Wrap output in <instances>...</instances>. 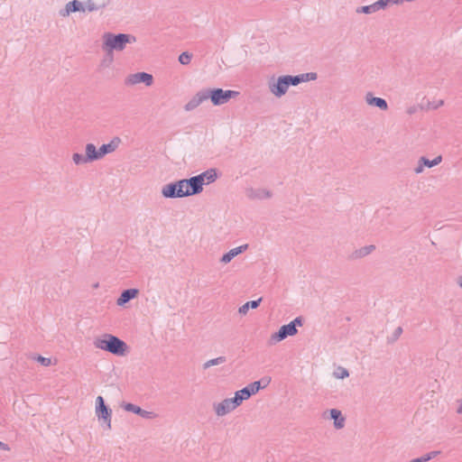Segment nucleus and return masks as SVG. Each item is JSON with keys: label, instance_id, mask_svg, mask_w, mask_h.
<instances>
[{"label": "nucleus", "instance_id": "f257e3e1", "mask_svg": "<svg viewBox=\"0 0 462 462\" xmlns=\"http://www.w3.org/2000/svg\"><path fill=\"white\" fill-rule=\"evenodd\" d=\"M238 96L239 92L236 90H224L219 88H203L193 96V97L185 105L184 108L186 111H192L208 98L214 106H221Z\"/></svg>", "mask_w": 462, "mask_h": 462}, {"label": "nucleus", "instance_id": "f03ea898", "mask_svg": "<svg viewBox=\"0 0 462 462\" xmlns=\"http://www.w3.org/2000/svg\"><path fill=\"white\" fill-rule=\"evenodd\" d=\"M317 73L308 72L299 75H283L280 76L276 80L272 78L268 81V88L272 94L276 97L284 96L291 86H298L302 82H308L315 80L317 79Z\"/></svg>", "mask_w": 462, "mask_h": 462}, {"label": "nucleus", "instance_id": "7ed1b4c3", "mask_svg": "<svg viewBox=\"0 0 462 462\" xmlns=\"http://www.w3.org/2000/svg\"><path fill=\"white\" fill-rule=\"evenodd\" d=\"M135 41V36L132 34L106 32L103 35L102 50L105 52L122 51L127 43H133Z\"/></svg>", "mask_w": 462, "mask_h": 462}, {"label": "nucleus", "instance_id": "20e7f679", "mask_svg": "<svg viewBox=\"0 0 462 462\" xmlns=\"http://www.w3.org/2000/svg\"><path fill=\"white\" fill-rule=\"evenodd\" d=\"M94 346L97 348L119 356H124L127 350L126 343L111 334H104L101 337L96 338Z\"/></svg>", "mask_w": 462, "mask_h": 462}, {"label": "nucleus", "instance_id": "39448f33", "mask_svg": "<svg viewBox=\"0 0 462 462\" xmlns=\"http://www.w3.org/2000/svg\"><path fill=\"white\" fill-rule=\"evenodd\" d=\"M304 319L301 316L295 318L289 324L282 325L279 330L273 333L269 340L270 345L276 344L287 337L295 336L298 333V327H301L303 325Z\"/></svg>", "mask_w": 462, "mask_h": 462}, {"label": "nucleus", "instance_id": "423d86ee", "mask_svg": "<svg viewBox=\"0 0 462 462\" xmlns=\"http://www.w3.org/2000/svg\"><path fill=\"white\" fill-rule=\"evenodd\" d=\"M162 195L165 199H179L186 197L183 180L170 182L162 186Z\"/></svg>", "mask_w": 462, "mask_h": 462}, {"label": "nucleus", "instance_id": "0eeeda50", "mask_svg": "<svg viewBox=\"0 0 462 462\" xmlns=\"http://www.w3.org/2000/svg\"><path fill=\"white\" fill-rule=\"evenodd\" d=\"M96 415L107 429H111L112 410L105 403L102 396H97L96 399Z\"/></svg>", "mask_w": 462, "mask_h": 462}, {"label": "nucleus", "instance_id": "6e6552de", "mask_svg": "<svg viewBox=\"0 0 462 462\" xmlns=\"http://www.w3.org/2000/svg\"><path fill=\"white\" fill-rule=\"evenodd\" d=\"M183 180V187L185 189L186 197L198 195L203 190V182H201L202 178H199L197 176H193L189 179Z\"/></svg>", "mask_w": 462, "mask_h": 462}, {"label": "nucleus", "instance_id": "1a4fd4ad", "mask_svg": "<svg viewBox=\"0 0 462 462\" xmlns=\"http://www.w3.org/2000/svg\"><path fill=\"white\" fill-rule=\"evenodd\" d=\"M139 83H143L147 87L152 86L153 83L152 75L147 72H137L129 74L125 79L126 86H134Z\"/></svg>", "mask_w": 462, "mask_h": 462}, {"label": "nucleus", "instance_id": "9d476101", "mask_svg": "<svg viewBox=\"0 0 462 462\" xmlns=\"http://www.w3.org/2000/svg\"><path fill=\"white\" fill-rule=\"evenodd\" d=\"M238 406L240 405L234 396L233 398H226L221 402L214 404V410L217 416H224L236 409Z\"/></svg>", "mask_w": 462, "mask_h": 462}, {"label": "nucleus", "instance_id": "9b49d317", "mask_svg": "<svg viewBox=\"0 0 462 462\" xmlns=\"http://www.w3.org/2000/svg\"><path fill=\"white\" fill-rule=\"evenodd\" d=\"M138 294V289L131 288L124 290L121 292L120 296L117 298L116 304L118 306H125L127 302L136 298Z\"/></svg>", "mask_w": 462, "mask_h": 462}, {"label": "nucleus", "instance_id": "f8f14e48", "mask_svg": "<svg viewBox=\"0 0 462 462\" xmlns=\"http://www.w3.org/2000/svg\"><path fill=\"white\" fill-rule=\"evenodd\" d=\"M123 408L126 411L133 412V413L137 414L144 419H152L155 416V414L152 411H145L134 403H130V402L125 403L123 405Z\"/></svg>", "mask_w": 462, "mask_h": 462}, {"label": "nucleus", "instance_id": "ddd939ff", "mask_svg": "<svg viewBox=\"0 0 462 462\" xmlns=\"http://www.w3.org/2000/svg\"><path fill=\"white\" fill-rule=\"evenodd\" d=\"M383 9H385L384 2H383V0H378L370 5H363L357 7L356 9V13L370 14Z\"/></svg>", "mask_w": 462, "mask_h": 462}, {"label": "nucleus", "instance_id": "4468645a", "mask_svg": "<svg viewBox=\"0 0 462 462\" xmlns=\"http://www.w3.org/2000/svg\"><path fill=\"white\" fill-rule=\"evenodd\" d=\"M246 196L250 199H264L272 197V192L265 189H248Z\"/></svg>", "mask_w": 462, "mask_h": 462}, {"label": "nucleus", "instance_id": "2eb2a0df", "mask_svg": "<svg viewBox=\"0 0 462 462\" xmlns=\"http://www.w3.org/2000/svg\"><path fill=\"white\" fill-rule=\"evenodd\" d=\"M365 101L369 106L378 107L381 110L384 111L388 109V104L386 100L382 97H374L371 92H368L365 95Z\"/></svg>", "mask_w": 462, "mask_h": 462}, {"label": "nucleus", "instance_id": "dca6fc26", "mask_svg": "<svg viewBox=\"0 0 462 462\" xmlns=\"http://www.w3.org/2000/svg\"><path fill=\"white\" fill-rule=\"evenodd\" d=\"M248 248V245L245 244L238 247L233 248L229 250L227 253L224 254L223 256L220 259V262L222 263H228L231 262L233 258H235L236 255L244 253Z\"/></svg>", "mask_w": 462, "mask_h": 462}, {"label": "nucleus", "instance_id": "f3484780", "mask_svg": "<svg viewBox=\"0 0 462 462\" xmlns=\"http://www.w3.org/2000/svg\"><path fill=\"white\" fill-rule=\"evenodd\" d=\"M121 140L119 137H115L111 140L110 143H105V144H102L98 151H99V153H100V156H101V159L108 154V153H111L113 152L114 151H116V149L118 147L119 143H120Z\"/></svg>", "mask_w": 462, "mask_h": 462}, {"label": "nucleus", "instance_id": "a211bd4d", "mask_svg": "<svg viewBox=\"0 0 462 462\" xmlns=\"http://www.w3.org/2000/svg\"><path fill=\"white\" fill-rule=\"evenodd\" d=\"M85 159L88 161V163L101 159L98 149H97L96 145L93 143H87L85 147Z\"/></svg>", "mask_w": 462, "mask_h": 462}, {"label": "nucleus", "instance_id": "6ab92c4d", "mask_svg": "<svg viewBox=\"0 0 462 462\" xmlns=\"http://www.w3.org/2000/svg\"><path fill=\"white\" fill-rule=\"evenodd\" d=\"M329 419L334 420V427L337 430L344 428L345 426V418L342 415V412L337 409H330L328 410Z\"/></svg>", "mask_w": 462, "mask_h": 462}, {"label": "nucleus", "instance_id": "aec40b11", "mask_svg": "<svg viewBox=\"0 0 462 462\" xmlns=\"http://www.w3.org/2000/svg\"><path fill=\"white\" fill-rule=\"evenodd\" d=\"M196 176L202 178L201 182H203L204 186L205 184H210L214 182L217 178V173L216 169L211 168Z\"/></svg>", "mask_w": 462, "mask_h": 462}, {"label": "nucleus", "instance_id": "412c9836", "mask_svg": "<svg viewBox=\"0 0 462 462\" xmlns=\"http://www.w3.org/2000/svg\"><path fill=\"white\" fill-rule=\"evenodd\" d=\"M262 382H263V379L251 383L245 387H244L247 391V393L249 394L250 397L258 393L260 389L266 387L270 380H267L263 385H262Z\"/></svg>", "mask_w": 462, "mask_h": 462}, {"label": "nucleus", "instance_id": "4be33fe9", "mask_svg": "<svg viewBox=\"0 0 462 462\" xmlns=\"http://www.w3.org/2000/svg\"><path fill=\"white\" fill-rule=\"evenodd\" d=\"M375 249V246L373 245L363 246L351 254L352 259H359L363 258L368 254H370Z\"/></svg>", "mask_w": 462, "mask_h": 462}, {"label": "nucleus", "instance_id": "5701e85b", "mask_svg": "<svg viewBox=\"0 0 462 462\" xmlns=\"http://www.w3.org/2000/svg\"><path fill=\"white\" fill-rule=\"evenodd\" d=\"M262 301V298H259L257 300H250V301H247L245 302V304H243L239 310H238V312L241 314V315H245L249 309H256L259 307L260 303Z\"/></svg>", "mask_w": 462, "mask_h": 462}, {"label": "nucleus", "instance_id": "b1692460", "mask_svg": "<svg viewBox=\"0 0 462 462\" xmlns=\"http://www.w3.org/2000/svg\"><path fill=\"white\" fill-rule=\"evenodd\" d=\"M67 5L69 8L70 13L85 11V7H84L82 2H80L79 0L69 1V3H67Z\"/></svg>", "mask_w": 462, "mask_h": 462}, {"label": "nucleus", "instance_id": "393cba45", "mask_svg": "<svg viewBox=\"0 0 462 462\" xmlns=\"http://www.w3.org/2000/svg\"><path fill=\"white\" fill-rule=\"evenodd\" d=\"M441 161H442L441 156H437L433 160H429L428 158H426L424 156L420 158V162H421V164L424 165V167L427 166L429 168L438 165L439 163H440Z\"/></svg>", "mask_w": 462, "mask_h": 462}, {"label": "nucleus", "instance_id": "a878e982", "mask_svg": "<svg viewBox=\"0 0 462 462\" xmlns=\"http://www.w3.org/2000/svg\"><path fill=\"white\" fill-rule=\"evenodd\" d=\"M226 361V356H218L217 358L210 359V360L207 361L206 363H204L203 368L208 369L210 366L221 365V364L225 363Z\"/></svg>", "mask_w": 462, "mask_h": 462}, {"label": "nucleus", "instance_id": "bb28decb", "mask_svg": "<svg viewBox=\"0 0 462 462\" xmlns=\"http://www.w3.org/2000/svg\"><path fill=\"white\" fill-rule=\"evenodd\" d=\"M235 398H236V401H237V402L239 403V405H241L243 401L249 399L250 396L247 393V391L245 388H243L235 393Z\"/></svg>", "mask_w": 462, "mask_h": 462}, {"label": "nucleus", "instance_id": "cd10ccee", "mask_svg": "<svg viewBox=\"0 0 462 462\" xmlns=\"http://www.w3.org/2000/svg\"><path fill=\"white\" fill-rule=\"evenodd\" d=\"M191 59L192 55L188 51H184L179 56V61L182 65H188L191 61Z\"/></svg>", "mask_w": 462, "mask_h": 462}, {"label": "nucleus", "instance_id": "c85d7f7f", "mask_svg": "<svg viewBox=\"0 0 462 462\" xmlns=\"http://www.w3.org/2000/svg\"><path fill=\"white\" fill-rule=\"evenodd\" d=\"M72 160L74 163L77 165L88 163V161L85 159V155H82L81 153L78 152L73 153Z\"/></svg>", "mask_w": 462, "mask_h": 462}, {"label": "nucleus", "instance_id": "c756f323", "mask_svg": "<svg viewBox=\"0 0 462 462\" xmlns=\"http://www.w3.org/2000/svg\"><path fill=\"white\" fill-rule=\"evenodd\" d=\"M114 60L113 52H106L104 59L101 61L103 67H109Z\"/></svg>", "mask_w": 462, "mask_h": 462}, {"label": "nucleus", "instance_id": "7c9ffc66", "mask_svg": "<svg viewBox=\"0 0 462 462\" xmlns=\"http://www.w3.org/2000/svg\"><path fill=\"white\" fill-rule=\"evenodd\" d=\"M34 360L38 361L43 366H50L51 365V358L42 356L40 355L32 357Z\"/></svg>", "mask_w": 462, "mask_h": 462}, {"label": "nucleus", "instance_id": "2f4dec72", "mask_svg": "<svg viewBox=\"0 0 462 462\" xmlns=\"http://www.w3.org/2000/svg\"><path fill=\"white\" fill-rule=\"evenodd\" d=\"M100 7H105V5H103L102 6H98L95 4V2L93 0H88L86 2L85 10L87 9L89 12H93V11L98 10Z\"/></svg>", "mask_w": 462, "mask_h": 462}, {"label": "nucleus", "instance_id": "473e14b6", "mask_svg": "<svg viewBox=\"0 0 462 462\" xmlns=\"http://www.w3.org/2000/svg\"><path fill=\"white\" fill-rule=\"evenodd\" d=\"M338 373H336V376L339 379H344L345 377L349 376V373L346 368L339 367Z\"/></svg>", "mask_w": 462, "mask_h": 462}, {"label": "nucleus", "instance_id": "72a5a7b5", "mask_svg": "<svg viewBox=\"0 0 462 462\" xmlns=\"http://www.w3.org/2000/svg\"><path fill=\"white\" fill-rule=\"evenodd\" d=\"M404 0H383V2H384V6L385 8L389 5H399V4H402Z\"/></svg>", "mask_w": 462, "mask_h": 462}, {"label": "nucleus", "instance_id": "f704fd0d", "mask_svg": "<svg viewBox=\"0 0 462 462\" xmlns=\"http://www.w3.org/2000/svg\"><path fill=\"white\" fill-rule=\"evenodd\" d=\"M59 14H60V16H62V17L68 16V15L70 14V11H69V8L68 7V5H65V8L60 9V10L59 11Z\"/></svg>", "mask_w": 462, "mask_h": 462}, {"label": "nucleus", "instance_id": "c9c22d12", "mask_svg": "<svg viewBox=\"0 0 462 462\" xmlns=\"http://www.w3.org/2000/svg\"><path fill=\"white\" fill-rule=\"evenodd\" d=\"M402 327H398V328L394 330V332H393V340L398 339V338H399V337L402 335Z\"/></svg>", "mask_w": 462, "mask_h": 462}, {"label": "nucleus", "instance_id": "e433bc0d", "mask_svg": "<svg viewBox=\"0 0 462 462\" xmlns=\"http://www.w3.org/2000/svg\"><path fill=\"white\" fill-rule=\"evenodd\" d=\"M424 170V165L421 164V162L419 161L418 166L414 169V171L419 174L421 173Z\"/></svg>", "mask_w": 462, "mask_h": 462}, {"label": "nucleus", "instance_id": "4c0bfd02", "mask_svg": "<svg viewBox=\"0 0 462 462\" xmlns=\"http://www.w3.org/2000/svg\"><path fill=\"white\" fill-rule=\"evenodd\" d=\"M0 449L8 451L10 450V448L6 443L0 441Z\"/></svg>", "mask_w": 462, "mask_h": 462}, {"label": "nucleus", "instance_id": "58836bf2", "mask_svg": "<svg viewBox=\"0 0 462 462\" xmlns=\"http://www.w3.org/2000/svg\"><path fill=\"white\" fill-rule=\"evenodd\" d=\"M457 284L462 289V276L457 279Z\"/></svg>", "mask_w": 462, "mask_h": 462}, {"label": "nucleus", "instance_id": "ea45409f", "mask_svg": "<svg viewBox=\"0 0 462 462\" xmlns=\"http://www.w3.org/2000/svg\"><path fill=\"white\" fill-rule=\"evenodd\" d=\"M457 412L458 414H462V401H461V404H460V406H459V407L457 408Z\"/></svg>", "mask_w": 462, "mask_h": 462}, {"label": "nucleus", "instance_id": "a19ab883", "mask_svg": "<svg viewBox=\"0 0 462 462\" xmlns=\"http://www.w3.org/2000/svg\"><path fill=\"white\" fill-rule=\"evenodd\" d=\"M443 103H444L443 100H440V102H439V105L441 106V105H443Z\"/></svg>", "mask_w": 462, "mask_h": 462}, {"label": "nucleus", "instance_id": "79ce46f5", "mask_svg": "<svg viewBox=\"0 0 462 462\" xmlns=\"http://www.w3.org/2000/svg\"><path fill=\"white\" fill-rule=\"evenodd\" d=\"M94 287H95V288H97V287H98V283L94 284Z\"/></svg>", "mask_w": 462, "mask_h": 462}]
</instances>
